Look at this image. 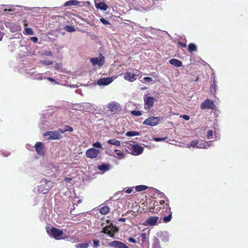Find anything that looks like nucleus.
<instances>
[{
    "instance_id": "nucleus-44",
    "label": "nucleus",
    "mask_w": 248,
    "mask_h": 248,
    "mask_svg": "<svg viewBox=\"0 0 248 248\" xmlns=\"http://www.w3.org/2000/svg\"><path fill=\"white\" fill-rule=\"evenodd\" d=\"M180 117L183 118L184 120L188 121L190 119V117L187 115H181Z\"/></svg>"
},
{
    "instance_id": "nucleus-5",
    "label": "nucleus",
    "mask_w": 248,
    "mask_h": 248,
    "mask_svg": "<svg viewBox=\"0 0 248 248\" xmlns=\"http://www.w3.org/2000/svg\"><path fill=\"white\" fill-rule=\"evenodd\" d=\"M144 104V108L148 110L152 108L154 104L155 99L153 97L148 96L147 94H145L143 97Z\"/></svg>"
},
{
    "instance_id": "nucleus-11",
    "label": "nucleus",
    "mask_w": 248,
    "mask_h": 248,
    "mask_svg": "<svg viewBox=\"0 0 248 248\" xmlns=\"http://www.w3.org/2000/svg\"><path fill=\"white\" fill-rule=\"evenodd\" d=\"M108 108L111 112L116 113L120 111L121 108L119 103L117 102H112L109 103L108 106Z\"/></svg>"
},
{
    "instance_id": "nucleus-21",
    "label": "nucleus",
    "mask_w": 248,
    "mask_h": 248,
    "mask_svg": "<svg viewBox=\"0 0 248 248\" xmlns=\"http://www.w3.org/2000/svg\"><path fill=\"white\" fill-rule=\"evenodd\" d=\"M208 145V143L206 141L202 140H199L198 145V148H205Z\"/></svg>"
},
{
    "instance_id": "nucleus-28",
    "label": "nucleus",
    "mask_w": 248,
    "mask_h": 248,
    "mask_svg": "<svg viewBox=\"0 0 248 248\" xmlns=\"http://www.w3.org/2000/svg\"><path fill=\"white\" fill-rule=\"evenodd\" d=\"M135 144H133L130 142H127L126 143V145H125V147H126L127 149V151L129 153H131V150L133 149V147H134Z\"/></svg>"
},
{
    "instance_id": "nucleus-3",
    "label": "nucleus",
    "mask_w": 248,
    "mask_h": 248,
    "mask_svg": "<svg viewBox=\"0 0 248 248\" xmlns=\"http://www.w3.org/2000/svg\"><path fill=\"white\" fill-rule=\"evenodd\" d=\"M140 73L139 71L133 69V72L127 71L124 73V78L126 80L133 82L136 80V77L140 75Z\"/></svg>"
},
{
    "instance_id": "nucleus-32",
    "label": "nucleus",
    "mask_w": 248,
    "mask_h": 248,
    "mask_svg": "<svg viewBox=\"0 0 248 248\" xmlns=\"http://www.w3.org/2000/svg\"><path fill=\"white\" fill-rule=\"evenodd\" d=\"M198 143H199V140H193L191 141V142L190 143V146L193 147V148H198Z\"/></svg>"
},
{
    "instance_id": "nucleus-22",
    "label": "nucleus",
    "mask_w": 248,
    "mask_h": 248,
    "mask_svg": "<svg viewBox=\"0 0 248 248\" xmlns=\"http://www.w3.org/2000/svg\"><path fill=\"white\" fill-rule=\"evenodd\" d=\"M98 169L101 171H107L109 169V165L103 164L98 166Z\"/></svg>"
},
{
    "instance_id": "nucleus-13",
    "label": "nucleus",
    "mask_w": 248,
    "mask_h": 248,
    "mask_svg": "<svg viewBox=\"0 0 248 248\" xmlns=\"http://www.w3.org/2000/svg\"><path fill=\"white\" fill-rule=\"evenodd\" d=\"M143 150L144 148L142 146L138 144H135L131 150V154L135 155H138L141 154L143 152Z\"/></svg>"
},
{
    "instance_id": "nucleus-2",
    "label": "nucleus",
    "mask_w": 248,
    "mask_h": 248,
    "mask_svg": "<svg viewBox=\"0 0 248 248\" xmlns=\"http://www.w3.org/2000/svg\"><path fill=\"white\" fill-rule=\"evenodd\" d=\"M46 230L47 233L56 240L65 239L66 238L65 237H63V232L61 229L52 227L50 229H47Z\"/></svg>"
},
{
    "instance_id": "nucleus-7",
    "label": "nucleus",
    "mask_w": 248,
    "mask_h": 248,
    "mask_svg": "<svg viewBox=\"0 0 248 248\" xmlns=\"http://www.w3.org/2000/svg\"><path fill=\"white\" fill-rule=\"evenodd\" d=\"M100 152L99 150L94 148L88 149L85 153L86 156L90 158H95L98 157Z\"/></svg>"
},
{
    "instance_id": "nucleus-4",
    "label": "nucleus",
    "mask_w": 248,
    "mask_h": 248,
    "mask_svg": "<svg viewBox=\"0 0 248 248\" xmlns=\"http://www.w3.org/2000/svg\"><path fill=\"white\" fill-rule=\"evenodd\" d=\"M90 62L93 65H97L99 67H101L103 66L105 63V58L102 54L100 53L98 57L91 58Z\"/></svg>"
},
{
    "instance_id": "nucleus-12",
    "label": "nucleus",
    "mask_w": 248,
    "mask_h": 248,
    "mask_svg": "<svg viewBox=\"0 0 248 248\" xmlns=\"http://www.w3.org/2000/svg\"><path fill=\"white\" fill-rule=\"evenodd\" d=\"M108 246L114 248H128V247L124 243L116 240L109 242Z\"/></svg>"
},
{
    "instance_id": "nucleus-41",
    "label": "nucleus",
    "mask_w": 248,
    "mask_h": 248,
    "mask_svg": "<svg viewBox=\"0 0 248 248\" xmlns=\"http://www.w3.org/2000/svg\"><path fill=\"white\" fill-rule=\"evenodd\" d=\"M142 242H144L147 238V235L145 233H142L140 235Z\"/></svg>"
},
{
    "instance_id": "nucleus-49",
    "label": "nucleus",
    "mask_w": 248,
    "mask_h": 248,
    "mask_svg": "<svg viewBox=\"0 0 248 248\" xmlns=\"http://www.w3.org/2000/svg\"><path fill=\"white\" fill-rule=\"evenodd\" d=\"M31 39L34 43L37 42L38 41V38L36 37H32Z\"/></svg>"
},
{
    "instance_id": "nucleus-58",
    "label": "nucleus",
    "mask_w": 248,
    "mask_h": 248,
    "mask_svg": "<svg viewBox=\"0 0 248 248\" xmlns=\"http://www.w3.org/2000/svg\"><path fill=\"white\" fill-rule=\"evenodd\" d=\"M27 26V24L26 23L25 24V26Z\"/></svg>"
},
{
    "instance_id": "nucleus-55",
    "label": "nucleus",
    "mask_w": 248,
    "mask_h": 248,
    "mask_svg": "<svg viewBox=\"0 0 248 248\" xmlns=\"http://www.w3.org/2000/svg\"><path fill=\"white\" fill-rule=\"evenodd\" d=\"M48 80H49V81H52V82L54 81V79H53V78H48Z\"/></svg>"
},
{
    "instance_id": "nucleus-57",
    "label": "nucleus",
    "mask_w": 248,
    "mask_h": 248,
    "mask_svg": "<svg viewBox=\"0 0 248 248\" xmlns=\"http://www.w3.org/2000/svg\"><path fill=\"white\" fill-rule=\"evenodd\" d=\"M4 11L5 12H6V11H11V10H10V9L7 10V9H5Z\"/></svg>"
},
{
    "instance_id": "nucleus-42",
    "label": "nucleus",
    "mask_w": 248,
    "mask_h": 248,
    "mask_svg": "<svg viewBox=\"0 0 248 248\" xmlns=\"http://www.w3.org/2000/svg\"><path fill=\"white\" fill-rule=\"evenodd\" d=\"M213 136V131L212 130H209L207 131V137L208 139H211Z\"/></svg>"
},
{
    "instance_id": "nucleus-45",
    "label": "nucleus",
    "mask_w": 248,
    "mask_h": 248,
    "mask_svg": "<svg viewBox=\"0 0 248 248\" xmlns=\"http://www.w3.org/2000/svg\"><path fill=\"white\" fill-rule=\"evenodd\" d=\"M167 139V137L163 138H156L155 139V140L156 141H162V140H165Z\"/></svg>"
},
{
    "instance_id": "nucleus-48",
    "label": "nucleus",
    "mask_w": 248,
    "mask_h": 248,
    "mask_svg": "<svg viewBox=\"0 0 248 248\" xmlns=\"http://www.w3.org/2000/svg\"><path fill=\"white\" fill-rule=\"evenodd\" d=\"M128 241L133 243H136L137 241L134 238L131 237L128 239Z\"/></svg>"
},
{
    "instance_id": "nucleus-37",
    "label": "nucleus",
    "mask_w": 248,
    "mask_h": 248,
    "mask_svg": "<svg viewBox=\"0 0 248 248\" xmlns=\"http://www.w3.org/2000/svg\"><path fill=\"white\" fill-rule=\"evenodd\" d=\"M153 248H160L159 241L156 240L153 244Z\"/></svg>"
},
{
    "instance_id": "nucleus-54",
    "label": "nucleus",
    "mask_w": 248,
    "mask_h": 248,
    "mask_svg": "<svg viewBox=\"0 0 248 248\" xmlns=\"http://www.w3.org/2000/svg\"><path fill=\"white\" fill-rule=\"evenodd\" d=\"M70 180H71V178H69L68 177H65V181L66 182H69Z\"/></svg>"
},
{
    "instance_id": "nucleus-47",
    "label": "nucleus",
    "mask_w": 248,
    "mask_h": 248,
    "mask_svg": "<svg viewBox=\"0 0 248 248\" xmlns=\"http://www.w3.org/2000/svg\"><path fill=\"white\" fill-rule=\"evenodd\" d=\"M143 79L146 82H151L152 81V78L150 77H146L143 78Z\"/></svg>"
},
{
    "instance_id": "nucleus-30",
    "label": "nucleus",
    "mask_w": 248,
    "mask_h": 248,
    "mask_svg": "<svg viewBox=\"0 0 248 248\" xmlns=\"http://www.w3.org/2000/svg\"><path fill=\"white\" fill-rule=\"evenodd\" d=\"M76 248H88L89 244L87 243L78 244L75 246Z\"/></svg>"
},
{
    "instance_id": "nucleus-43",
    "label": "nucleus",
    "mask_w": 248,
    "mask_h": 248,
    "mask_svg": "<svg viewBox=\"0 0 248 248\" xmlns=\"http://www.w3.org/2000/svg\"><path fill=\"white\" fill-rule=\"evenodd\" d=\"M100 20L101 22L104 25L110 24V23L105 18H102L100 19Z\"/></svg>"
},
{
    "instance_id": "nucleus-36",
    "label": "nucleus",
    "mask_w": 248,
    "mask_h": 248,
    "mask_svg": "<svg viewBox=\"0 0 248 248\" xmlns=\"http://www.w3.org/2000/svg\"><path fill=\"white\" fill-rule=\"evenodd\" d=\"M93 146L95 148H100V149L103 148L101 144L99 142H98V141L93 143Z\"/></svg>"
},
{
    "instance_id": "nucleus-20",
    "label": "nucleus",
    "mask_w": 248,
    "mask_h": 248,
    "mask_svg": "<svg viewBox=\"0 0 248 248\" xmlns=\"http://www.w3.org/2000/svg\"><path fill=\"white\" fill-rule=\"evenodd\" d=\"M108 143L111 144L120 146L121 145V142L119 140H116L115 139H110L108 140Z\"/></svg>"
},
{
    "instance_id": "nucleus-6",
    "label": "nucleus",
    "mask_w": 248,
    "mask_h": 248,
    "mask_svg": "<svg viewBox=\"0 0 248 248\" xmlns=\"http://www.w3.org/2000/svg\"><path fill=\"white\" fill-rule=\"evenodd\" d=\"M160 119L159 117H149L144 120L143 124L154 126L156 125L160 122Z\"/></svg>"
},
{
    "instance_id": "nucleus-25",
    "label": "nucleus",
    "mask_w": 248,
    "mask_h": 248,
    "mask_svg": "<svg viewBox=\"0 0 248 248\" xmlns=\"http://www.w3.org/2000/svg\"><path fill=\"white\" fill-rule=\"evenodd\" d=\"M188 50L191 53L197 50V46L194 44H189L188 46Z\"/></svg>"
},
{
    "instance_id": "nucleus-56",
    "label": "nucleus",
    "mask_w": 248,
    "mask_h": 248,
    "mask_svg": "<svg viewBox=\"0 0 248 248\" xmlns=\"http://www.w3.org/2000/svg\"><path fill=\"white\" fill-rule=\"evenodd\" d=\"M47 55L48 56H51L52 55V53L51 51H49L47 54Z\"/></svg>"
},
{
    "instance_id": "nucleus-15",
    "label": "nucleus",
    "mask_w": 248,
    "mask_h": 248,
    "mask_svg": "<svg viewBox=\"0 0 248 248\" xmlns=\"http://www.w3.org/2000/svg\"><path fill=\"white\" fill-rule=\"evenodd\" d=\"M113 79L111 78H105L99 79L97 81V84L99 85L106 86L111 83Z\"/></svg>"
},
{
    "instance_id": "nucleus-52",
    "label": "nucleus",
    "mask_w": 248,
    "mask_h": 248,
    "mask_svg": "<svg viewBox=\"0 0 248 248\" xmlns=\"http://www.w3.org/2000/svg\"><path fill=\"white\" fill-rule=\"evenodd\" d=\"M179 44L182 46V47H186V44H183V43H182L181 42H179Z\"/></svg>"
},
{
    "instance_id": "nucleus-31",
    "label": "nucleus",
    "mask_w": 248,
    "mask_h": 248,
    "mask_svg": "<svg viewBox=\"0 0 248 248\" xmlns=\"http://www.w3.org/2000/svg\"><path fill=\"white\" fill-rule=\"evenodd\" d=\"M45 183L46 185V186H47V187H46V190H49V189L50 188H51L52 187H53L54 186V183L52 182L51 181H46V180H45Z\"/></svg>"
},
{
    "instance_id": "nucleus-23",
    "label": "nucleus",
    "mask_w": 248,
    "mask_h": 248,
    "mask_svg": "<svg viewBox=\"0 0 248 248\" xmlns=\"http://www.w3.org/2000/svg\"><path fill=\"white\" fill-rule=\"evenodd\" d=\"M47 187V186H46V185L45 183V184H41V185H40L39 186L38 190L39 191L43 192V193H46L49 190L45 189H46V187Z\"/></svg>"
},
{
    "instance_id": "nucleus-40",
    "label": "nucleus",
    "mask_w": 248,
    "mask_h": 248,
    "mask_svg": "<svg viewBox=\"0 0 248 248\" xmlns=\"http://www.w3.org/2000/svg\"><path fill=\"white\" fill-rule=\"evenodd\" d=\"M41 62L45 65H48L52 64V62L49 60L42 61Z\"/></svg>"
},
{
    "instance_id": "nucleus-46",
    "label": "nucleus",
    "mask_w": 248,
    "mask_h": 248,
    "mask_svg": "<svg viewBox=\"0 0 248 248\" xmlns=\"http://www.w3.org/2000/svg\"><path fill=\"white\" fill-rule=\"evenodd\" d=\"M133 190L131 187L126 188L124 190V192L127 193H131L132 192Z\"/></svg>"
},
{
    "instance_id": "nucleus-29",
    "label": "nucleus",
    "mask_w": 248,
    "mask_h": 248,
    "mask_svg": "<svg viewBox=\"0 0 248 248\" xmlns=\"http://www.w3.org/2000/svg\"><path fill=\"white\" fill-rule=\"evenodd\" d=\"M148 186L144 185H140L136 186V189L137 191H142L148 188Z\"/></svg>"
},
{
    "instance_id": "nucleus-53",
    "label": "nucleus",
    "mask_w": 248,
    "mask_h": 248,
    "mask_svg": "<svg viewBox=\"0 0 248 248\" xmlns=\"http://www.w3.org/2000/svg\"><path fill=\"white\" fill-rule=\"evenodd\" d=\"M125 220H126V219H125V218H122V217L120 218L119 219V221H123V222H124V221H125Z\"/></svg>"
},
{
    "instance_id": "nucleus-51",
    "label": "nucleus",
    "mask_w": 248,
    "mask_h": 248,
    "mask_svg": "<svg viewBox=\"0 0 248 248\" xmlns=\"http://www.w3.org/2000/svg\"><path fill=\"white\" fill-rule=\"evenodd\" d=\"M60 64L59 63H56L55 66L56 69H58L60 67Z\"/></svg>"
},
{
    "instance_id": "nucleus-38",
    "label": "nucleus",
    "mask_w": 248,
    "mask_h": 248,
    "mask_svg": "<svg viewBox=\"0 0 248 248\" xmlns=\"http://www.w3.org/2000/svg\"><path fill=\"white\" fill-rule=\"evenodd\" d=\"M99 241L98 240L94 239L93 240V248H97L99 246Z\"/></svg>"
},
{
    "instance_id": "nucleus-34",
    "label": "nucleus",
    "mask_w": 248,
    "mask_h": 248,
    "mask_svg": "<svg viewBox=\"0 0 248 248\" xmlns=\"http://www.w3.org/2000/svg\"><path fill=\"white\" fill-rule=\"evenodd\" d=\"M66 31L69 32H72L75 31V29L74 27L71 26H66L65 28Z\"/></svg>"
},
{
    "instance_id": "nucleus-17",
    "label": "nucleus",
    "mask_w": 248,
    "mask_h": 248,
    "mask_svg": "<svg viewBox=\"0 0 248 248\" xmlns=\"http://www.w3.org/2000/svg\"><path fill=\"white\" fill-rule=\"evenodd\" d=\"M158 218L157 217H150L146 220V223L151 226L155 225L157 223Z\"/></svg>"
},
{
    "instance_id": "nucleus-19",
    "label": "nucleus",
    "mask_w": 248,
    "mask_h": 248,
    "mask_svg": "<svg viewBox=\"0 0 248 248\" xmlns=\"http://www.w3.org/2000/svg\"><path fill=\"white\" fill-rule=\"evenodd\" d=\"M79 3V2L78 0H71L66 2L65 3V4H64V5L65 6H71V5L77 6V5H78Z\"/></svg>"
},
{
    "instance_id": "nucleus-27",
    "label": "nucleus",
    "mask_w": 248,
    "mask_h": 248,
    "mask_svg": "<svg viewBox=\"0 0 248 248\" xmlns=\"http://www.w3.org/2000/svg\"><path fill=\"white\" fill-rule=\"evenodd\" d=\"M140 135V133L136 131H128L126 133L125 135L128 137H133L135 136H138Z\"/></svg>"
},
{
    "instance_id": "nucleus-1",
    "label": "nucleus",
    "mask_w": 248,
    "mask_h": 248,
    "mask_svg": "<svg viewBox=\"0 0 248 248\" xmlns=\"http://www.w3.org/2000/svg\"><path fill=\"white\" fill-rule=\"evenodd\" d=\"M160 205H162L159 207V209L156 208L155 211L154 210L152 211L153 213H158L161 209H162V212H161V214L162 216L164 215V212H166L167 213H168V215L165 216L163 217V220L164 222H168L170 221L172 218V212H171V208L169 206L168 202H165L164 200H161L159 202Z\"/></svg>"
},
{
    "instance_id": "nucleus-33",
    "label": "nucleus",
    "mask_w": 248,
    "mask_h": 248,
    "mask_svg": "<svg viewBox=\"0 0 248 248\" xmlns=\"http://www.w3.org/2000/svg\"><path fill=\"white\" fill-rule=\"evenodd\" d=\"M131 114L132 115L136 116H140L142 114V113L140 110H132L131 112Z\"/></svg>"
},
{
    "instance_id": "nucleus-18",
    "label": "nucleus",
    "mask_w": 248,
    "mask_h": 248,
    "mask_svg": "<svg viewBox=\"0 0 248 248\" xmlns=\"http://www.w3.org/2000/svg\"><path fill=\"white\" fill-rule=\"evenodd\" d=\"M170 63L176 67H180L183 66L182 62L181 61L176 59H171L170 61Z\"/></svg>"
},
{
    "instance_id": "nucleus-35",
    "label": "nucleus",
    "mask_w": 248,
    "mask_h": 248,
    "mask_svg": "<svg viewBox=\"0 0 248 248\" xmlns=\"http://www.w3.org/2000/svg\"><path fill=\"white\" fill-rule=\"evenodd\" d=\"M25 31L26 33L28 35H32L33 34V31L31 28H26L25 29Z\"/></svg>"
},
{
    "instance_id": "nucleus-39",
    "label": "nucleus",
    "mask_w": 248,
    "mask_h": 248,
    "mask_svg": "<svg viewBox=\"0 0 248 248\" xmlns=\"http://www.w3.org/2000/svg\"><path fill=\"white\" fill-rule=\"evenodd\" d=\"M64 130L65 132L67 131L72 132L73 131V128L69 125H65L64 126Z\"/></svg>"
},
{
    "instance_id": "nucleus-14",
    "label": "nucleus",
    "mask_w": 248,
    "mask_h": 248,
    "mask_svg": "<svg viewBox=\"0 0 248 248\" xmlns=\"http://www.w3.org/2000/svg\"><path fill=\"white\" fill-rule=\"evenodd\" d=\"M95 6L97 9L101 10L106 11L108 8V6L102 0H94Z\"/></svg>"
},
{
    "instance_id": "nucleus-26",
    "label": "nucleus",
    "mask_w": 248,
    "mask_h": 248,
    "mask_svg": "<svg viewBox=\"0 0 248 248\" xmlns=\"http://www.w3.org/2000/svg\"><path fill=\"white\" fill-rule=\"evenodd\" d=\"M114 152L116 153V155L119 159H121L124 157V154L118 149H115Z\"/></svg>"
},
{
    "instance_id": "nucleus-16",
    "label": "nucleus",
    "mask_w": 248,
    "mask_h": 248,
    "mask_svg": "<svg viewBox=\"0 0 248 248\" xmlns=\"http://www.w3.org/2000/svg\"><path fill=\"white\" fill-rule=\"evenodd\" d=\"M112 226H106L102 231V232L109 235L110 236H113L114 230Z\"/></svg>"
},
{
    "instance_id": "nucleus-24",
    "label": "nucleus",
    "mask_w": 248,
    "mask_h": 248,
    "mask_svg": "<svg viewBox=\"0 0 248 248\" xmlns=\"http://www.w3.org/2000/svg\"><path fill=\"white\" fill-rule=\"evenodd\" d=\"M109 208L107 206L102 207L100 209V213L102 215H106L109 212Z\"/></svg>"
},
{
    "instance_id": "nucleus-9",
    "label": "nucleus",
    "mask_w": 248,
    "mask_h": 248,
    "mask_svg": "<svg viewBox=\"0 0 248 248\" xmlns=\"http://www.w3.org/2000/svg\"><path fill=\"white\" fill-rule=\"evenodd\" d=\"M202 109H214L216 107L214 102L210 99H206L200 106Z\"/></svg>"
},
{
    "instance_id": "nucleus-10",
    "label": "nucleus",
    "mask_w": 248,
    "mask_h": 248,
    "mask_svg": "<svg viewBox=\"0 0 248 248\" xmlns=\"http://www.w3.org/2000/svg\"><path fill=\"white\" fill-rule=\"evenodd\" d=\"M36 152L40 155H44L45 148L44 144L42 142H37L34 146Z\"/></svg>"
},
{
    "instance_id": "nucleus-8",
    "label": "nucleus",
    "mask_w": 248,
    "mask_h": 248,
    "mask_svg": "<svg viewBox=\"0 0 248 248\" xmlns=\"http://www.w3.org/2000/svg\"><path fill=\"white\" fill-rule=\"evenodd\" d=\"M49 136L48 140H57L61 139L62 136L57 131H47L43 134V136Z\"/></svg>"
},
{
    "instance_id": "nucleus-50",
    "label": "nucleus",
    "mask_w": 248,
    "mask_h": 248,
    "mask_svg": "<svg viewBox=\"0 0 248 248\" xmlns=\"http://www.w3.org/2000/svg\"><path fill=\"white\" fill-rule=\"evenodd\" d=\"M57 131L59 132L60 134H61V133H64L65 132V131L64 129H62L61 128H59Z\"/></svg>"
}]
</instances>
